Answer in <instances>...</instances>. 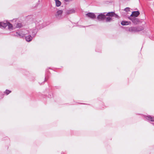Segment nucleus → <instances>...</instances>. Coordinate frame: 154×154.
I'll use <instances>...</instances> for the list:
<instances>
[{
    "mask_svg": "<svg viewBox=\"0 0 154 154\" xmlns=\"http://www.w3.org/2000/svg\"><path fill=\"white\" fill-rule=\"evenodd\" d=\"M41 24L39 25L37 23H36V26L35 29L33 28L32 29H30L29 32V33L31 34L33 37H34L38 32V29L41 28L40 26Z\"/></svg>",
    "mask_w": 154,
    "mask_h": 154,
    "instance_id": "f257e3e1",
    "label": "nucleus"
},
{
    "mask_svg": "<svg viewBox=\"0 0 154 154\" xmlns=\"http://www.w3.org/2000/svg\"><path fill=\"white\" fill-rule=\"evenodd\" d=\"M29 33V31L24 29L22 30V31L19 32H16V35H15L17 36V37H19L20 38H22L23 37H25V35Z\"/></svg>",
    "mask_w": 154,
    "mask_h": 154,
    "instance_id": "f03ea898",
    "label": "nucleus"
},
{
    "mask_svg": "<svg viewBox=\"0 0 154 154\" xmlns=\"http://www.w3.org/2000/svg\"><path fill=\"white\" fill-rule=\"evenodd\" d=\"M63 11L62 10H59L57 11L55 14L56 17L58 19H62V14Z\"/></svg>",
    "mask_w": 154,
    "mask_h": 154,
    "instance_id": "7ed1b4c3",
    "label": "nucleus"
},
{
    "mask_svg": "<svg viewBox=\"0 0 154 154\" xmlns=\"http://www.w3.org/2000/svg\"><path fill=\"white\" fill-rule=\"evenodd\" d=\"M86 17L91 19H94L96 17V16L95 14L93 13L89 12L86 14Z\"/></svg>",
    "mask_w": 154,
    "mask_h": 154,
    "instance_id": "20e7f679",
    "label": "nucleus"
},
{
    "mask_svg": "<svg viewBox=\"0 0 154 154\" xmlns=\"http://www.w3.org/2000/svg\"><path fill=\"white\" fill-rule=\"evenodd\" d=\"M105 18V15L103 13H101L99 14L97 17V19L99 21L103 20Z\"/></svg>",
    "mask_w": 154,
    "mask_h": 154,
    "instance_id": "39448f33",
    "label": "nucleus"
},
{
    "mask_svg": "<svg viewBox=\"0 0 154 154\" xmlns=\"http://www.w3.org/2000/svg\"><path fill=\"white\" fill-rule=\"evenodd\" d=\"M145 117L147 120L149 121L154 122V117L151 116L147 115L145 116Z\"/></svg>",
    "mask_w": 154,
    "mask_h": 154,
    "instance_id": "423d86ee",
    "label": "nucleus"
},
{
    "mask_svg": "<svg viewBox=\"0 0 154 154\" xmlns=\"http://www.w3.org/2000/svg\"><path fill=\"white\" fill-rule=\"evenodd\" d=\"M140 14V12L139 11H134L132 12L131 15V17H137Z\"/></svg>",
    "mask_w": 154,
    "mask_h": 154,
    "instance_id": "0eeeda50",
    "label": "nucleus"
},
{
    "mask_svg": "<svg viewBox=\"0 0 154 154\" xmlns=\"http://www.w3.org/2000/svg\"><path fill=\"white\" fill-rule=\"evenodd\" d=\"M106 15L108 16H110L111 17H118V16L116 14H115L114 12H109Z\"/></svg>",
    "mask_w": 154,
    "mask_h": 154,
    "instance_id": "6e6552de",
    "label": "nucleus"
},
{
    "mask_svg": "<svg viewBox=\"0 0 154 154\" xmlns=\"http://www.w3.org/2000/svg\"><path fill=\"white\" fill-rule=\"evenodd\" d=\"M7 22H0V28H5L7 26Z\"/></svg>",
    "mask_w": 154,
    "mask_h": 154,
    "instance_id": "1a4fd4ad",
    "label": "nucleus"
},
{
    "mask_svg": "<svg viewBox=\"0 0 154 154\" xmlns=\"http://www.w3.org/2000/svg\"><path fill=\"white\" fill-rule=\"evenodd\" d=\"M32 36H31L30 35H29L27 36H25V38L26 41L28 42H30L32 41Z\"/></svg>",
    "mask_w": 154,
    "mask_h": 154,
    "instance_id": "9d476101",
    "label": "nucleus"
},
{
    "mask_svg": "<svg viewBox=\"0 0 154 154\" xmlns=\"http://www.w3.org/2000/svg\"><path fill=\"white\" fill-rule=\"evenodd\" d=\"M75 10L74 9H71L68 10L66 11V14H69L75 13Z\"/></svg>",
    "mask_w": 154,
    "mask_h": 154,
    "instance_id": "9b49d317",
    "label": "nucleus"
},
{
    "mask_svg": "<svg viewBox=\"0 0 154 154\" xmlns=\"http://www.w3.org/2000/svg\"><path fill=\"white\" fill-rule=\"evenodd\" d=\"M129 19L131 20L132 22L134 23V24H137L138 22H139V20L137 18H136L135 17H133V18H129Z\"/></svg>",
    "mask_w": 154,
    "mask_h": 154,
    "instance_id": "f8f14e48",
    "label": "nucleus"
},
{
    "mask_svg": "<svg viewBox=\"0 0 154 154\" xmlns=\"http://www.w3.org/2000/svg\"><path fill=\"white\" fill-rule=\"evenodd\" d=\"M128 31L131 32H136L135 27H132L129 28Z\"/></svg>",
    "mask_w": 154,
    "mask_h": 154,
    "instance_id": "ddd939ff",
    "label": "nucleus"
},
{
    "mask_svg": "<svg viewBox=\"0 0 154 154\" xmlns=\"http://www.w3.org/2000/svg\"><path fill=\"white\" fill-rule=\"evenodd\" d=\"M130 23V22L127 21H122L121 23V24L123 26L128 25Z\"/></svg>",
    "mask_w": 154,
    "mask_h": 154,
    "instance_id": "4468645a",
    "label": "nucleus"
},
{
    "mask_svg": "<svg viewBox=\"0 0 154 154\" xmlns=\"http://www.w3.org/2000/svg\"><path fill=\"white\" fill-rule=\"evenodd\" d=\"M136 32H139L143 29V27L141 26H135Z\"/></svg>",
    "mask_w": 154,
    "mask_h": 154,
    "instance_id": "2eb2a0df",
    "label": "nucleus"
},
{
    "mask_svg": "<svg viewBox=\"0 0 154 154\" xmlns=\"http://www.w3.org/2000/svg\"><path fill=\"white\" fill-rule=\"evenodd\" d=\"M8 28L9 29L11 30L13 29V26L12 24L9 22H7Z\"/></svg>",
    "mask_w": 154,
    "mask_h": 154,
    "instance_id": "dca6fc26",
    "label": "nucleus"
},
{
    "mask_svg": "<svg viewBox=\"0 0 154 154\" xmlns=\"http://www.w3.org/2000/svg\"><path fill=\"white\" fill-rule=\"evenodd\" d=\"M55 3L57 7L60 6L61 4V2L59 0L56 1Z\"/></svg>",
    "mask_w": 154,
    "mask_h": 154,
    "instance_id": "f3484780",
    "label": "nucleus"
},
{
    "mask_svg": "<svg viewBox=\"0 0 154 154\" xmlns=\"http://www.w3.org/2000/svg\"><path fill=\"white\" fill-rule=\"evenodd\" d=\"M106 21L107 22H110L112 20V19L110 17H106L105 18Z\"/></svg>",
    "mask_w": 154,
    "mask_h": 154,
    "instance_id": "a211bd4d",
    "label": "nucleus"
},
{
    "mask_svg": "<svg viewBox=\"0 0 154 154\" xmlns=\"http://www.w3.org/2000/svg\"><path fill=\"white\" fill-rule=\"evenodd\" d=\"M23 25L21 23H18L16 25V27L17 28H20Z\"/></svg>",
    "mask_w": 154,
    "mask_h": 154,
    "instance_id": "6ab92c4d",
    "label": "nucleus"
},
{
    "mask_svg": "<svg viewBox=\"0 0 154 154\" xmlns=\"http://www.w3.org/2000/svg\"><path fill=\"white\" fill-rule=\"evenodd\" d=\"M11 92V91L8 90H6L4 92L5 94H6V95H8Z\"/></svg>",
    "mask_w": 154,
    "mask_h": 154,
    "instance_id": "aec40b11",
    "label": "nucleus"
},
{
    "mask_svg": "<svg viewBox=\"0 0 154 154\" xmlns=\"http://www.w3.org/2000/svg\"><path fill=\"white\" fill-rule=\"evenodd\" d=\"M129 10H130V8H126L124 9V11L126 12L129 11Z\"/></svg>",
    "mask_w": 154,
    "mask_h": 154,
    "instance_id": "412c9836",
    "label": "nucleus"
},
{
    "mask_svg": "<svg viewBox=\"0 0 154 154\" xmlns=\"http://www.w3.org/2000/svg\"><path fill=\"white\" fill-rule=\"evenodd\" d=\"M66 2H69L71 1V0H64Z\"/></svg>",
    "mask_w": 154,
    "mask_h": 154,
    "instance_id": "4be33fe9",
    "label": "nucleus"
},
{
    "mask_svg": "<svg viewBox=\"0 0 154 154\" xmlns=\"http://www.w3.org/2000/svg\"><path fill=\"white\" fill-rule=\"evenodd\" d=\"M152 124L154 125V123H152Z\"/></svg>",
    "mask_w": 154,
    "mask_h": 154,
    "instance_id": "5701e85b",
    "label": "nucleus"
},
{
    "mask_svg": "<svg viewBox=\"0 0 154 154\" xmlns=\"http://www.w3.org/2000/svg\"><path fill=\"white\" fill-rule=\"evenodd\" d=\"M153 5L154 6V2L153 3Z\"/></svg>",
    "mask_w": 154,
    "mask_h": 154,
    "instance_id": "b1692460",
    "label": "nucleus"
}]
</instances>
